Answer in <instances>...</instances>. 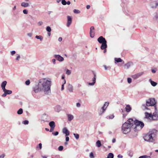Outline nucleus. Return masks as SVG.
<instances>
[{"label":"nucleus","instance_id":"nucleus-14","mask_svg":"<svg viewBox=\"0 0 158 158\" xmlns=\"http://www.w3.org/2000/svg\"><path fill=\"white\" fill-rule=\"evenodd\" d=\"M62 132L65 134L66 136H68L69 135V131L66 127H64L63 129Z\"/></svg>","mask_w":158,"mask_h":158},{"label":"nucleus","instance_id":"nucleus-5","mask_svg":"<svg viewBox=\"0 0 158 158\" xmlns=\"http://www.w3.org/2000/svg\"><path fill=\"white\" fill-rule=\"evenodd\" d=\"M156 104V101L154 98H150L146 101V105L147 106H155Z\"/></svg>","mask_w":158,"mask_h":158},{"label":"nucleus","instance_id":"nucleus-46","mask_svg":"<svg viewBox=\"0 0 158 158\" xmlns=\"http://www.w3.org/2000/svg\"><path fill=\"white\" fill-rule=\"evenodd\" d=\"M23 12L25 14H27L28 13V11L27 9H24L23 10Z\"/></svg>","mask_w":158,"mask_h":158},{"label":"nucleus","instance_id":"nucleus-48","mask_svg":"<svg viewBox=\"0 0 158 158\" xmlns=\"http://www.w3.org/2000/svg\"><path fill=\"white\" fill-rule=\"evenodd\" d=\"M43 24V22L42 21H40L37 24L39 26H41Z\"/></svg>","mask_w":158,"mask_h":158},{"label":"nucleus","instance_id":"nucleus-18","mask_svg":"<svg viewBox=\"0 0 158 158\" xmlns=\"http://www.w3.org/2000/svg\"><path fill=\"white\" fill-rule=\"evenodd\" d=\"M145 118H152L153 115L151 113H149L148 112H146L145 113Z\"/></svg>","mask_w":158,"mask_h":158},{"label":"nucleus","instance_id":"nucleus-22","mask_svg":"<svg viewBox=\"0 0 158 158\" xmlns=\"http://www.w3.org/2000/svg\"><path fill=\"white\" fill-rule=\"evenodd\" d=\"M133 65V63L132 62H128L125 64V67L127 69H128L131 66Z\"/></svg>","mask_w":158,"mask_h":158},{"label":"nucleus","instance_id":"nucleus-32","mask_svg":"<svg viewBox=\"0 0 158 158\" xmlns=\"http://www.w3.org/2000/svg\"><path fill=\"white\" fill-rule=\"evenodd\" d=\"M147 106L146 105V104H143L142 106V108L143 110H148V108L147 107Z\"/></svg>","mask_w":158,"mask_h":158},{"label":"nucleus","instance_id":"nucleus-39","mask_svg":"<svg viewBox=\"0 0 158 158\" xmlns=\"http://www.w3.org/2000/svg\"><path fill=\"white\" fill-rule=\"evenodd\" d=\"M89 157L90 158H94V156L93 153L92 152H91L89 154Z\"/></svg>","mask_w":158,"mask_h":158},{"label":"nucleus","instance_id":"nucleus-24","mask_svg":"<svg viewBox=\"0 0 158 158\" xmlns=\"http://www.w3.org/2000/svg\"><path fill=\"white\" fill-rule=\"evenodd\" d=\"M49 125L50 127L55 128V123L54 121H51L49 122Z\"/></svg>","mask_w":158,"mask_h":158},{"label":"nucleus","instance_id":"nucleus-58","mask_svg":"<svg viewBox=\"0 0 158 158\" xmlns=\"http://www.w3.org/2000/svg\"><path fill=\"white\" fill-rule=\"evenodd\" d=\"M42 144L41 143H39V145H38V146L40 148V149H41L42 148Z\"/></svg>","mask_w":158,"mask_h":158},{"label":"nucleus","instance_id":"nucleus-25","mask_svg":"<svg viewBox=\"0 0 158 158\" xmlns=\"http://www.w3.org/2000/svg\"><path fill=\"white\" fill-rule=\"evenodd\" d=\"M149 81L151 83V85L154 87L156 86L157 85V83L152 81L151 79L149 80Z\"/></svg>","mask_w":158,"mask_h":158},{"label":"nucleus","instance_id":"nucleus-28","mask_svg":"<svg viewBox=\"0 0 158 158\" xmlns=\"http://www.w3.org/2000/svg\"><path fill=\"white\" fill-rule=\"evenodd\" d=\"M133 152L132 151L129 150L127 152V155L131 157L133 156Z\"/></svg>","mask_w":158,"mask_h":158},{"label":"nucleus","instance_id":"nucleus-40","mask_svg":"<svg viewBox=\"0 0 158 158\" xmlns=\"http://www.w3.org/2000/svg\"><path fill=\"white\" fill-rule=\"evenodd\" d=\"M23 123L24 124L27 125L29 123V121L27 120H25L23 121Z\"/></svg>","mask_w":158,"mask_h":158},{"label":"nucleus","instance_id":"nucleus-64","mask_svg":"<svg viewBox=\"0 0 158 158\" xmlns=\"http://www.w3.org/2000/svg\"><path fill=\"white\" fill-rule=\"evenodd\" d=\"M154 18L156 19H158V15L156 14V15H155V17H154Z\"/></svg>","mask_w":158,"mask_h":158},{"label":"nucleus","instance_id":"nucleus-16","mask_svg":"<svg viewBox=\"0 0 158 158\" xmlns=\"http://www.w3.org/2000/svg\"><path fill=\"white\" fill-rule=\"evenodd\" d=\"M109 104V102H106L104 103V105L103 106L102 108V109L103 111V112H104L106 110V108L108 106Z\"/></svg>","mask_w":158,"mask_h":158},{"label":"nucleus","instance_id":"nucleus-9","mask_svg":"<svg viewBox=\"0 0 158 158\" xmlns=\"http://www.w3.org/2000/svg\"><path fill=\"white\" fill-rule=\"evenodd\" d=\"M98 41L100 44L107 42L105 39L102 36H100L98 39Z\"/></svg>","mask_w":158,"mask_h":158},{"label":"nucleus","instance_id":"nucleus-31","mask_svg":"<svg viewBox=\"0 0 158 158\" xmlns=\"http://www.w3.org/2000/svg\"><path fill=\"white\" fill-rule=\"evenodd\" d=\"M35 38L37 39H39L40 41H42L43 40V37L41 35H36Z\"/></svg>","mask_w":158,"mask_h":158},{"label":"nucleus","instance_id":"nucleus-60","mask_svg":"<svg viewBox=\"0 0 158 158\" xmlns=\"http://www.w3.org/2000/svg\"><path fill=\"white\" fill-rule=\"evenodd\" d=\"M54 128H55L50 127V129L49 131L51 132H52L54 130Z\"/></svg>","mask_w":158,"mask_h":158},{"label":"nucleus","instance_id":"nucleus-21","mask_svg":"<svg viewBox=\"0 0 158 158\" xmlns=\"http://www.w3.org/2000/svg\"><path fill=\"white\" fill-rule=\"evenodd\" d=\"M107 42L102 43V45L101 46V48L102 50L105 49L107 48V45L106 44Z\"/></svg>","mask_w":158,"mask_h":158},{"label":"nucleus","instance_id":"nucleus-49","mask_svg":"<svg viewBox=\"0 0 158 158\" xmlns=\"http://www.w3.org/2000/svg\"><path fill=\"white\" fill-rule=\"evenodd\" d=\"M64 78H65V76H64V75H63L62 76L61 79H62L64 80V84H65L66 81H65V80L64 79Z\"/></svg>","mask_w":158,"mask_h":158},{"label":"nucleus","instance_id":"nucleus-1","mask_svg":"<svg viewBox=\"0 0 158 158\" xmlns=\"http://www.w3.org/2000/svg\"><path fill=\"white\" fill-rule=\"evenodd\" d=\"M51 81L45 78L40 80L38 85L33 87L34 92H32V95H33L34 93H37L42 90H43L45 94H48L51 91Z\"/></svg>","mask_w":158,"mask_h":158},{"label":"nucleus","instance_id":"nucleus-23","mask_svg":"<svg viewBox=\"0 0 158 158\" xmlns=\"http://www.w3.org/2000/svg\"><path fill=\"white\" fill-rule=\"evenodd\" d=\"M68 89L70 92H73V87L70 84H69L68 85Z\"/></svg>","mask_w":158,"mask_h":158},{"label":"nucleus","instance_id":"nucleus-59","mask_svg":"<svg viewBox=\"0 0 158 158\" xmlns=\"http://www.w3.org/2000/svg\"><path fill=\"white\" fill-rule=\"evenodd\" d=\"M20 55H19L18 56H17L16 60H19V59L20 58Z\"/></svg>","mask_w":158,"mask_h":158},{"label":"nucleus","instance_id":"nucleus-56","mask_svg":"<svg viewBox=\"0 0 158 158\" xmlns=\"http://www.w3.org/2000/svg\"><path fill=\"white\" fill-rule=\"evenodd\" d=\"M32 35V34L31 33H28L27 34V35L30 37H31Z\"/></svg>","mask_w":158,"mask_h":158},{"label":"nucleus","instance_id":"nucleus-43","mask_svg":"<svg viewBox=\"0 0 158 158\" xmlns=\"http://www.w3.org/2000/svg\"><path fill=\"white\" fill-rule=\"evenodd\" d=\"M66 2L65 0H62L61 3L63 5H66Z\"/></svg>","mask_w":158,"mask_h":158},{"label":"nucleus","instance_id":"nucleus-33","mask_svg":"<svg viewBox=\"0 0 158 158\" xmlns=\"http://www.w3.org/2000/svg\"><path fill=\"white\" fill-rule=\"evenodd\" d=\"M96 145L98 147H100L101 146L102 144L101 143V141L100 140H98L97 141Z\"/></svg>","mask_w":158,"mask_h":158},{"label":"nucleus","instance_id":"nucleus-6","mask_svg":"<svg viewBox=\"0 0 158 158\" xmlns=\"http://www.w3.org/2000/svg\"><path fill=\"white\" fill-rule=\"evenodd\" d=\"M94 28V26H91L90 28L89 32L90 36L91 38L94 37L95 34Z\"/></svg>","mask_w":158,"mask_h":158},{"label":"nucleus","instance_id":"nucleus-10","mask_svg":"<svg viewBox=\"0 0 158 158\" xmlns=\"http://www.w3.org/2000/svg\"><path fill=\"white\" fill-rule=\"evenodd\" d=\"M143 73V72L139 73L137 74L133 75L132 76V77L134 79H136L141 76Z\"/></svg>","mask_w":158,"mask_h":158},{"label":"nucleus","instance_id":"nucleus-13","mask_svg":"<svg viewBox=\"0 0 158 158\" xmlns=\"http://www.w3.org/2000/svg\"><path fill=\"white\" fill-rule=\"evenodd\" d=\"M150 5L152 8H156L158 6V2L156 1H153L151 2Z\"/></svg>","mask_w":158,"mask_h":158},{"label":"nucleus","instance_id":"nucleus-51","mask_svg":"<svg viewBox=\"0 0 158 158\" xmlns=\"http://www.w3.org/2000/svg\"><path fill=\"white\" fill-rule=\"evenodd\" d=\"M52 62L53 64H56V60L55 59H53L52 60Z\"/></svg>","mask_w":158,"mask_h":158},{"label":"nucleus","instance_id":"nucleus-37","mask_svg":"<svg viewBox=\"0 0 158 158\" xmlns=\"http://www.w3.org/2000/svg\"><path fill=\"white\" fill-rule=\"evenodd\" d=\"M73 12H74V13L76 14H79L81 12L79 10L76 9H74L73 10Z\"/></svg>","mask_w":158,"mask_h":158},{"label":"nucleus","instance_id":"nucleus-42","mask_svg":"<svg viewBox=\"0 0 158 158\" xmlns=\"http://www.w3.org/2000/svg\"><path fill=\"white\" fill-rule=\"evenodd\" d=\"M66 74L68 75H70L71 73V71L69 69H67L66 71Z\"/></svg>","mask_w":158,"mask_h":158},{"label":"nucleus","instance_id":"nucleus-44","mask_svg":"<svg viewBox=\"0 0 158 158\" xmlns=\"http://www.w3.org/2000/svg\"><path fill=\"white\" fill-rule=\"evenodd\" d=\"M127 82L128 83L130 84L132 81V79L130 78H128L127 79Z\"/></svg>","mask_w":158,"mask_h":158},{"label":"nucleus","instance_id":"nucleus-29","mask_svg":"<svg viewBox=\"0 0 158 158\" xmlns=\"http://www.w3.org/2000/svg\"><path fill=\"white\" fill-rule=\"evenodd\" d=\"M114 155L112 153H109L107 155V157L106 158H114Z\"/></svg>","mask_w":158,"mask_h":158},{"label":"nucleus","instance_id":"nucleus-30","mask_svg":"<svg viewBox=\"0 0 158 158\" xmlns=\"http://www.w3.org/2000/svg\"><path fill=\"white\" fill-rule=\"evenodd\" d=\"M114 60L115 61V62H116L117 63H119L120 62H121L123 60H122L119 58H115Z\"/></svg>","mask_w":158,"mask_h":158},{"label":"nucleus","instance_id":"nucleus-63","mask_svg":"<svg viewBox=\"0 0 158 158\" xmlns=\"http://www.w3.org/2000/svg\"><path fill=\"white\" fill-rule=\"evenodd\" d=\"M156 70L154 69H152V72L153 73H155L156 72Z\"/></svg>","mask_w":158,"mask_h":158},{"label":"nucleus","instance_id":"nucleus-41","mask_svg":"<svg viewBox=\"0 0 158 158\" xmlns=\"http://www.w3.org/2000/svg\"><path fill=\"white\" fill-rule=\"evenodd\" d=\"M52 134L56 136L59 134V132L58 131H56L55 132H53L52 133Z\"/></svg>","mask_w":158,"mask_h":158},{"label":"nucleus","instance_id":"nucleus-55","mask_svg":"<svg viewBox=\"0 0 158 158\" xmlns=\"http://www.w3.org/2000/svg\"><path fill=\"white\" fill-rule=\"evenodd\" d=\"M114 116L113 114L109 116V118L110 119H113L114 118Z\"/></svg>","mask_w":158,"mask_h":158},{"label":"nucleus","instance_id":"nucleus-36","mask_svg":"<svg viewBox=\"0 0 158 158\" xmlns=\"http://www.w3.org/2000/svg\"><path fill=\"white\" fill-rule=\"evenodd\" d=\"M46 30L47 31L49 32H50L51 31V29L49 26H47L46 27Z\"/></svg>","mask_w":158,"mask_h":158},{"label":"nucleus","instance_id":"nucleus-54","mask_svg":"<svg viewBox=\"0 0 158 158\" xmlns=\"http://www.w3.org/2000/svg\"><path fill=\"white\" fill-rule=\"evenodd\" d=\"M65 84L63 83L61 85V90H63L64 89V84Z\"/></svg>","mask_w":158,"mask_h":158},{"label":"nucleus","instance_id":"nucleus-47","mask_svg":"<svg viewBox=\"0 0 158 158\" xmlns=\"http://www.w3.org/2000/svg\"><path fill=\"white\" fill-rule=\"evenodd\" d=\"M30 84V81L28 80L25 81V84L27 85H29Z\"/></svg>","mask_w":158,"mask_h":158},{"label":"nucleus","instance_id":"nucleus-20","mask_svg":"<svg viewBox=\"0 0 158 158\" xmlns=\"http://www.w3.org/2000/svg\"><path fill=\"white\" fill-rule=\"evenodd\" d=\"M126 111L127 112H130L131 110V107L130 105H127L125 107Z\"/></svg>","mask_w":158,"mask_h":158},{"label":"nucleus","instance_id":"nucleus-2","mask_svg":"<svg viewBox=\"0 0 158 158\" xmlns=\"http://www.w3.org/2000/svg\"><path fill=\"white\" fill-rule=\"evenodd\" d=\"M158 132V131L155 129L150 130L143 137L144 140L147 142H153L155 140L154 138Z\"/></svg>","mask_w":158,"mask_h":158},{"label":"nucleus","instance_id":"nucleus-45","mask_svg":"<svg viewBox=\"0 0 158 158\" xmlns=\"http://www.w3.org/2000/svg\"><path fill=\"white\" fill-rule=\"evenodd\" d=\"M63 147L62 146H60L58 148V150L60 151H61L63 150Z\"/></svg>","mask_w":158,"mask_h":158},{"label":"nucleus","instance_id":"nucleus-4","mask_svg":"<svg viewBox=\"0 0 158 158\" xmlns=\"http://www.w3.org/2000/svg\"><path fill=\"white\" fill-rule=\"evenodd\" d=\"M129 119L123 123L122 126V129L123 133L124 134H126L131 131V128H133V125L130 121H129Z\"/></svg>","mask_w":158,"mask_h":158},{"label":"nucleus","instance_id":"nucleus-15","mask_svg":"<svg viewBox=\"0 0 158 158\" xmlns=\"http://www.w3.org/2000/svg\"><path fill=\"white\" fill-rule=\"evenodd\" d=\"M94 77L93 79V82L91 83H89V85H93L96 82V75L94 73Z\"/></svg>","mask_w":158,"mask_h":158},{"label":"nucleus","instance_id":"nucleus-50","mask_svg":"<svg viewBox=\"0 0 158 158\" xmlns=\"http://www.w3.org/2000/svg\"><path fill=\"white\" fill-rule=\"evenodd\" d=\"M15 52H16L15 51H12L11 52V53L12 55H13L14 54H15Z\"/></svg>","mask_w":158,"mask_h":158},{"label":"nucleus","instance_id":"nucleus-61","mask_svg":"<svg viewBox=\"0 0 158 158\" xmlns=\"http://www.w3.org/2000/svg\"><path fill=\"white\" fill-rule=\"evenodd\" d=\"M105 68V69L106 70H107L108 69V68H109V67H107L106 65H104L103 66Z\"/></svg>","mask_w":158,"mask_h":158},{"label":"nucleus","instance_id":"nucleus-62","mask_svg":"<svg viewBox=\"0 0 158 158\" xmlns=\"http://www.w3.org/2000/svg\"><path fill=\"white\" fill-rule=\"evenodd\" d=\"M62 40V37H60L59 38H58V41H59V42H60Z\"/></svg>","mask_w":158,"mask_h":158},{"label":"nucleus","instance_id":"nucleus-8","mask_svg":"<svg viewBox=\"0 0 158 158\" xmlns=\"http://www.w3.org/2000/svg\"><path fill=\"white\" fill-rule=\"evenodd\" d=\"M54 57L58 61L61 62L64 60V58L59 55H55Z\"/></svg>","mask_w":158,"mask_h":158},{"label":"nucleus","instance_id":"nucleus-26","mask_svg":"<svg viewBox=\"0 0 158 158\" xmlns=\"http://www.w3.org/2000/svg\"><path fill=\"white\" fill-rule=\"evenodd\" d=\"M21 6L23 7H27L29 6V4L28 3L22 2L21 4Z\"/></svg>","mask_w":158,"mask_h":158},{"label":"nucleus","instance_id":"nucleus-53","mask_svg":"<svg viewBox=\"0 0 158 158\" xmlns=\"http://www.w3.org/2000/svg\"><path fill=\"white\" fill-rule=\"evenodd\" d=\"M76 106L78 107H80L81 106V104L79 102L77 103Z\"/></svg>","mask_w":158,"mask_h":158},{"label":"nucleus","instance_id":"nucleus-52","mask_svg":"<svg viewBox=\"0 0 158 158\" xmlns=\"http://www.w3.org/2000/svg\"><path fill=\"white\" fill-rule=\"evenodd\" d=\"M5 156V154H2V155L0 156V158H4Z\"/></svg>","mask_w":158,"mask_h":158},{"label":"nucleus","instance_id":"nucleus-17","mask_svg":"<svg viewBox=\"0 0 158 158\" xmlns=\"http://www.w3.org/2000/svg\"><path fill=\"white\" fill-rule=\"evenodd\" d=\"M7 81H4L2 82L1 85V87L2 90L5 89V87L7 84Z\"/></svg>","mask_w":158,"mask_h":158},{"label":"nucleus","instance_id":"nucleus-38","mask_svg":"<svg viewBox=\"0 0 158 158\" xmlns=\"http://www.w3.org/2000/svg\"><path fill=\"white\" fill-rule=\"evenodd\" d=\"M150 157V156H148L147 155H143L140 156L139 158H147V157Z\"/></svg>","mask_w":158,"mask_h":158},{"label":"nucleus","instance_id":"nucleus-19","mask_svg":"<svg viewBox=\"0 0 158 158\" xmlns=\"http://www.w3.org/2000/svg\"><path fill=\"white\" fill-rule=\"evenodd\" d=\"M54 109L56 111L58 112L61 110V108L60 106L58 105L55 107Z\"/></svg>","mask_w":158,"mask_h":158},{"label":"nucleus","instance_id":"nucleus-34","mask_svg":"<svg viewBox=\"0 0 158 158\" xmlns=\"http://www.w3.org/2000/svg\"><path fill=\"white\" fill-rule=\"evenodd\" d=\"M23 113V110L22 108L19 109L17 111V113L18 114H21Z\"/></svg>","mask_w":158,"mask_h":158},{"label":"nucleus","instance_id":"nucleus-11","mask_svg":"<svg viewBox=\"0 0 158 158\" xmlns=\"http://www.w3.org/2000/svg\"><path fill=\"white\" fill-rule=\"evenodd\" d=\"M152 120H158V112L155 111L153 114Z\"/></svg>","mask_w":158,"mask_h":158},{"label":"nucleus","instance_id":"nucleus-12","mask_svg":"<svg viewBox=\"0 0 158 158\" xmlns=\"http://www.w3.org/2000/svg\"><path fill=\"white\" fill-rule=\"evenodd\" d=\"M72 22V17L69 16H67V26L68 27H69L71 24Z\"/></svg>","mask_w":158,"mask_h":158},{"label":"nucleus","instance_id":"nucleus-3","mask_svg":"<svg viewBox=\"0 0 158 158\" xmlns=\"http://www.w3.org/2000/svg\"><path fill=\"white\" fill-rule=\"evenodd\" d=\"M135 120L133 118H130L129 119V121L131 123L134 128V131H137L141 129L144 126V124L141 121H139L134 118Z\"/></svg>","mask_w":158,"mask_h":158},{"label":"nucleus","instance_id":"nucleus-35","mask_svg":"<svg viewBox=\"0 0 158 158\" xmlns=\"http://www.w3.org/2000/svg\"><path fill=\"white\" fill-rule=\"evenodd\" d=\"M73 135L76 139H78L79 137V135L78 134L73 133Z\"/></svg>","mask_w":158,"mask_h":158},{"label":"nucleus","instance_id":"nucleus-7","mask_svg":"<svg viewBox=\"0 0 158 158\" xmlns=\"http://www.w3.org/2000/svg\"><path fill=\"white\" fill-rule=\"evenodd\" d=\"M3 91L4 92V93L2 95V96L3 97H5L7 95L10 94L12 93L11 90H7L6 89H3Z\"/></svg>","mask_w":158,"mask_h":158},{"label":"nucleus","instance_id":"nucleus-57","mask_svg":"<svg viewBox=\"0 0 158 158\" xmlns=\"http://www.w3.org/2000/svg\"><path fill=\"white\" fill-rule=\"evenodd\" d=\"M66 141L68 142L69 140V138L68 136H66L65 139Z\"/></svg>","mask_w":158,"mask_h":158},{"label":"nucleus","instance_id":"nucleus-27","mask_svg":"<svg viewBox=\"0 0 158 158\" xmlns=\"http://www.w3.org/2000/svg\"><path fill=\"white\" fill-rule=\"evenodd\" d=\"M68 120L69 121H71L73 118V116L71 114H68Z\"/></svg>","mask_w":158,"mask_h":158}]
</instances>
